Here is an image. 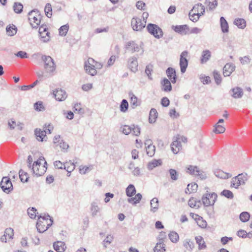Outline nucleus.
Masks as SVG:
<instances>
[{"instance_id": "obj_1", "label": "nucleus", "mask_w": 252, "mask_h": 252, "mask_svg": "<svg viewBox=\"0 0 252 252\" xmlns=\"http://www.w3.org/2000/svg\"><path fill=\"white\" fill-rule=\"evenodd\" d=\"M42 60L44 62V68L47 73H53L56 69V64L54 60L49 56H42Z\"/></svg>"}, {"instance_id": "obj_2", "label": "nucleus", "mask_w": 252, "mask_h": 252, "mask_svg": "<svg viewBox=\"0 0 252 252\" xmlns=\"http://www.w3.org/2000/svg\"><path fill=\"white\" fill-rule=\"evenodd\" d=\"M248 179L249 176L247 173L239 174L232 179L230 186L237 189L240 185L245 184Z\"/></svg>"}, {"instance_id": "obj_3", "label": "nucleus", "mask_w": 252, "mask_h": 252, "mask_svg": "<svg viewBox=\"0 0 252 252\" xmlns=\"http://www.w3.org/2000/svg\"><path fill=\"white\" fill-rule=\"evenodd\" d=\"M43 159L44 160L43 157H40L38 160L34 162L32 167V170L33 174L36 175L37 177L41 176L43 175L46 171L47 167L45 165H41L40 160Z\"/></svg>"}, {"instance_id": "obj_4", "label": "nucleus", "mask_w": 252, "mask_h": 252, "mask_svg": "<svg viewBox=\"0 0 252 252\" xmlns=\"http://www.w3.org/2000/svg\"><path fill=\"white\" fill-rule=\"evenodd\" d=\"M29 20L31 25L33 28H36L39 25L41 20V15L37 10H33L29 13Z\"/></svg>"}, {"instance_id": "obj_5", "label": "nucleus", "mask_w": 252, "mask_h": 252, "mask_svg": "<svg viewBox=\"0 0 252 252\" xmlns=\"http://www.w3.org/2000/svg\"><path fill=\"white\" fill-rule=\"evenodd\" d=\"M217 194L214 192L206 193L202 197V202L205 207L213 206L217 200Z\"/></svg>"}, {"instance_id": "obj_6", "label": "nucleus", "mask_w": 252, "mask_h": 252, "mask_svg": "<svg viewBox=\"0 0 252 252\" xmlns=\"http://www.w3.org/2000/svg\"><path fill=\"white\" fill-rule=\"evenodd\" d=\"M147 29L149 33L157 38L159 39L163 36L161 29L156 24H149L147 26Z\"/></svg>"}, {"instance_id": "obj_7", "label": "nucleus", "mask_w": 252, "mask_h": 252, "mask_svg": "<svg viewBox=\"0 0 252 252\" xmlns=\"http://www.w3.org/2000/svg\"><path fill=\"white\" fill-rule=\"evenodd\" d=\"M187 173L199 177L201 179H205L206 178V174L196 166L189 165L187 168Z\"/></svg>"}, {"instance_id": "obj_8", "label": "nucleus", "mask_w": 252, "mask_h": 252, "mask_svg": "<svg viewBox=\"0 0 252 252\" xmlns=\"http://www.w3.org/2000/svg\"><path fill=\"white\" fill-rule=\"evenodd\" d=\"M0 187L2 190L6 193H9L13 189V186L10 179L7 177L2 178L0 182Z\"/></svg>"}, {"instance_id": "obj_9", "label": "nucleus", "mask_w": 252, "mask_h": 252, "mask_svg": "<svg viewBox=\"0 0 252 252\" xmlns=\"http://www.w3.org/2000/svg\"><path fill=\"white\" fill-rule=\"evenodd\" d=\"M131 26L134 31H141L145 27V21L142 22V20L138 18L133 17L131 21Z\"/></svg>"}, {"instance_id": "obj_10", "label": "nucleus", "mask_w": 252, "mask_h": 252, "mask_svg": "<svg viewBox=\"0 0 252 252\" xmlns=\"http://www.w3.org/2000/svg\"><path fill=\"white\" fill-rule=\"evenodd\" d=\"M188 55V52L187 51H184L180 55V66L181 68V71L182 73L185 72L188 65V61L186 58Z\"/></svg>"}, {"instance_id": "obj_11", "label": "nucleus", "mask_w": 252, "mask_h": 252, "mask_svg": "<svg viewBox=\"0 0 252 252\" xmlns=\"http://www.w3.org/2000/svg\"><path fill=\"white\" fill-rule=\"evenodd\" d=\"M49 221L50 223H48L41 220H38L36 225L37 231L40 233L45 231L53 223V219L50 218Z\"/></svg>"}, {"instance_id": "obj_12", "label": "nucleus", "mask_w": 252, "mask_h": 252, "mask_svg": "<svg viewBox=\"0 0 252 252\" xmlns=\"http://www.w3.org/2000/svg\"><path fill=\"white\" fill-rule=\"evenodd\" d=\"M53 95L57 100L63 101L67 97L66 92L61 89H57L53 92Z\"/></svg>"}, {"instance_id": "obj_13", "label": "nucleus", "mask_w": 252, "mask_h": 252, "mask_svg": "<svg viewBox=\"0 0 252 252\" xmlns=\"http://www.w3.org/2000/svg\"><path fill=\"white\" fill-rule=\"evenodd\" d=\"M91 216L93 217L101 216V209L95 202H93L90 206Z\"/></svg>"}, {"instance_id": "obj_14", "label": "nucleus", "mask_w": 252, "mask_h": 252, "mask_svg": "<svg viewBox=\"0 0 252 252\" xmlns=\"http://www.w3.org/2000/svg\"><path fill=\"white\" fill-rule=\"evenodd\" d=\"M180 137L178 135L171 144V148L174 154H177L181 149Z\"/></svg>"}, {"instance_id": "obj_15", "label": "nucleus", "mask_w": 252, "mask_h": 252, "mask_svg": "<svg viewBox=\"0 0 252 252\" xmlns=\"http://www.w3.org/2000/svg\"><path fill=\"white\" fill-rule=\"evenodd\" d=\"M138 62L137 58L132 57L128 61V67L133 72H136L138 70Z\"/></svg>"}, {"instance_id": "obj_16", "label": "nucleus", "mask_w": 252, "mask_h": 252, "mask_svg": "<svg viewBox=\"0 0 252 252\" xmlns=\"http://www.w3.org/2000/svg\"><path fill=\"white\" fill-rule=\"evenodd\" d=\"M231 95L234 98H241L243 95V91L242 88L236 87L231 89L230 91Z\"/></svg>"}, {"instance_id": "obj_17", "label": "nucleus", "mask_w": 252, "mask_h": 252, "mask_svg": "<svg viewBox=\"0 0 252 252\" xmlns=\"http://www.w3.org/2000/svg\"><path fill=\"white\" fill-rule=\"evenodd\" d=\"M235 68L233 63H226L223 68V74L224 76H229Z\"/></svg>"}, {"instance_id": "obj_18", "label": "nucleus", "mask_w": 252, "mask_h": 252, "mask_svg": "<svg viewBox=\"0 0 252 252\" xmlns=\"http://www.w3.org/2000/svg\"><path fill=\"white\" fill-rule=\"evenodd\" d=\"M145 144L148 145L146 148L147 154L150 157L154 156L155 152V147L152 144V141L150 139H147L145 141Z\"/></svg>"}, {"instance_id": "obj_19", "label": "nucleus", "mask_w": 252, "mask_h": 252, "mask_svg": "<svg viewBox=\"0 0 252 252\" xmlns=\"http://www.w3.org/2000/svg\"><path fill=\"white\" fill-rule=\"evenodd\" d=\"M173 29L176 32L182 35L187 34L189 31V27L187 25L176 26L173 27Z\"/></svg>"}, {"instance_id": "obj_20", "label": "nucleus", "mask_w": 252, "mask_h": 252, "mask_svg": "<svg viewBox=\"0 0 252 252\" xmlns=\"http://www.w3.org/2000/svg\"><path fill=\"white\" fill-rule=\"evenodd\" d=\"M166 74L172 83H175L177 81V76L175 70L172 67H168L166 70Z\"/></svg>"}, {"instance_id": "obj_21", "label": "nucleus", "mask_w": 252, "mask_h": 252, "mask_svg": "<svg viewBox=\"0 0 252 252\" xmlns=\"http://www.w3.org/2000/svg\"><path fill=\"white\" fill-rule=\"evenodd\" d=\"M126 48L130 50L132 53L139 52L140 49V46L133 41L128 42L126 44Z\"/></svg>"}, {"instance_id": "obj_22", "label": "nucleus", "mask_w": 252, "mask_h": 252, "mask_svg": "<svg viewBox=\"0 0 252 252\" xmlns=\"http://www.w3.org/2000/svg\"><path fill=\"white\" fill-rule=\"evenodd\" d=\"M128 96L130 98V103L131 107L134 109L140 105V103L137 101V97L131 92L128 93Z\"/></svg>"}, {"instance_id": "obj_23", "label": "nucleus", "mask_w": 252, "mask_h": 252, "mask_svg": "<svg viewBox=\"0 0 252 252\" xmlns=\"http://www.w3.org/2000/svg\"><path fill=\"white\" fill-rule=\"evenodd\" d=\"M162 86V90L164 92H170L172 90L170 82L167 78H164L161 82Z\"/></svg>"}, {"instance_id": "obj_24", "label": "nucleus", "mask_w": 252, "mask_h": 252, "mask_svg": "<svg viewBox=\"0 0 252 252\" xmlns=\"http://www.w3.org/2000/svg\"><path fill=\"white\" fill-rule=\"evenodd\" d=\"M55 250L57 252H63L66 248L65 244L61 241H58L53 245Z\"/></svg>"}, {"instance_id": "obj_25", "label": "nucleus", "mask_w": 252, "mask_h": 252, "mask_svg": "<svg viewBox=\"0 0 252 252\" xmlns=\"http://www.w3.org/2000/svg\"><path fill=\"white\" fill-rule=\"evenodd\" d=\"M34 133L36 136V139L39 141H43L44 139L46 136L45 131H43L40 128H36L34 130Z\"/></svg>"}, {"instance_id": "obj_26", "label": "nucleus", "mask_w": 252, "mask_h": 252, "mask_svg": "<svg viewBox=\"0 0 252 252\" xmlns=\"http://www.w3.org/2000/svg\"><path fill=\"white\" fill-rule=\"evenodd\" d=\"M158 118V112L156 109L152 108L151 109L149 113V122L150 124H153L156 121Z\"/></svg>"}, {"instance_id": "obj_27", "label": "nucleus", "mask_w": 252, "mask_h": 252, "mask_svg": "<svg viewBox=\"0 0 252 252\" xmlns=\"http://www.w3.org/2000/svg\"><path fill=\"white\" fill-rule=\"evenodd\" d=\"M191 11L196 12V14H198L201 16L205 12V7L201 3H198L193 6Z\"/></svg>"}, {"instance_id": "obj_28", "label": "nucleus", "mask_w": 252, "mask_h": 252, "mask_svg": "<svg viewBox=\"0 0 252 252\" xmlns=\"http://www.w3.org/2000/svg\"><path fill=\"white\" fill-rule=\"evenodd\" d=\"M84 67L86 72L91 75L94 76L96 74L97 71L94 65H89L87 63H85Z\"/></svg>"}, {"instance_id": "obj_29", "label": "nucleus", "mask_w": 252, "mask_h": 252, "mask_svg": "<svg viewBox=\"0 0 252 252\" xmlns=\"http://www.w3.org/2000/svg\"><path fill=\"white\" fill-rule=\"evenodd\" d=\"M215 174L216 177L220 179H228L232 176L231 174L225 173L220 170H216L215 172Z\"/></svg>"}, {"instance_id": "obj_30", "label": "nucleus", "mask_w": 252, "mask_h": 252, "mask_svg": "<svg viewBox=\"0 0 252 252\" xmlns=\"http://www.w3.org/2000/svg\"><path fill=\"white\" fill-rule=\"evenodd\" d=\"M211 57V52L208 50H204L202 53L201 58V63H206Z\"/></svg>"}, {"instance_id": "obj_31", "label": "nucleus", "mask_w": 252, "mask_h": 252, "mask_svg": "<svg viewBox=\"0 0 252 252\" xmlns=\"http://www.w3.org/2000/svg\"><path fill=\"white\" fill-rule=\"evenodd\" d=\"M233 23L240 29H243L246 27V21L242 18L235 19Z\"/></svg>"}, {"instance_id": "obj_32", "label": "nucleus", "mask_w": 252, "mask_h": 252, "mask_svg": "<svg viewBox=\"0 0 252 252\" xmlns=\"http://www.w3.org/2000/svg\"><path fill=\"white\" fill-rule=\"evenodd\" d=\"M220 23L222 32L224 33L228 32V24L223 17H220Z\"/></svg>"}, {"instance_id": "obj_33", "label": "nucleus", "mask_w": 252, "mask_h": 252, "mask_svg": "<svg viewBox=\"0 0 252 252\" xmlns=\"http://www.w3.org/2000/svg\"><path fill=\"white\" fill-rule=\"evenodd\" d=\"M151 211L156 212L158 208V200L157 198H153L150 202Z\"/></svg>"}, {"instance_id": "obj_34", "label": "nucleus", "mask_w": 252, "mask_h": 252, "mask_svg": "<svg viewBox=\"0 0 252 252\" xmlns=\"http://www.w3.org/2000/svg\"><path fill=\"white\" fill-rule=\"evenodd\" d=\"M7 34L9 36H13L17 32V28L14 25H9L6 28Z\"/></svg>"}, {"instance_id": "obj_35", "label": "nucleus", "mask_w": 252, "mask_h": 252, "mask_svg": "<svg viewBox=\"0 0 252 252\" xmlns=\"http://www.w3.org/2000/svg\"><path fill=\"white\" fill-rule=\"evenodd\" d=\"M196 243L198 245V249L199 250L205 249L206 247L205 241L201 236H198L195 237Z\"/></svg>"}, {"instance_id": "obj_36", "label": "nucleus", "mask_w": 252, "mask_h": 252, "mask_svg": "<svg viewBox=\"0 0 252 252\" xmlns=\"http://www.w3.org/2000/svg\"><path fill=\"white\" fill-rule=\"evenodd\" d=\"M213 131L217 134H220L224 132L225 128L221 125L217 123L214 126Z\"/></svg>"}, {"instance_id": "obj_37", "label": "nucleus", "mask_w": 252, "mask_h": 252, "mask_svg": "<svg viewBox=\"0 0 252 252\" xmlns=\"http://www.w3.org/2000/svg\"><path fill=\"white\" fill-rule=\"evenodd\" d=\"M188 204L191 208L195 207L199 208L201 205V202L200 200H197L194 198H191L189 200Z\"/></svg>"}, {"instance_id": "obj_38", "label": "nucleus", "mask_w": 252, "mask_h": 252, "mask_svg": "<svg viewBox=\"0 0 252 252\" xmlns=\"http://www.w3.org/2000/svg\"><path fill=\"white\" fill-rule=\"evenodd\" d=\"M195 219L196 220L197 224L202 228H205L207 226V222L203 219V218L198 215H195Z\"/></svg>"}, {"instance_id": "obj_39", "label": "nucleus", "mask_w": 252, "mask_h": 252, "mask_svg": "<svg viewBox=\"0 0 252 252\" xmlns=\"http://www.w3.org/2000/svg\"><path fill=\"white\" fill-rule=\"evenodd\" d=\"M40 40L43 42H47L50 40V32L47 31L39 34Z\"/></svg>"}, {"instance_id": "obj_40", "label": "nucleus", "mask_w": 252, "mask_h": 252, "mask_svg": "<svg viewBox=\"0 0 252 252\" xmlns=\"http://www.w3.org/2000/svg\"><path fill=\"white\" fill-rule=\"evenodd\" d=\"M136 193V189L133 185H129L126 189V194L128 197H131Z\"/></svg>"}, {"instance_id": "obj_41", "label": "nucleus", "mask_w": 252, "mask_h": 252, "mask_svg": "<svg viewBox=\"0 0 252 252\" xmlns=\"http://www.w3.org/2000/svg\"><path fill=\"white\" fill-rule=\"evenodd\" d=\"M142 198V195L138 193L136 194L134 197L129 198L127 199V201L130 203L136 204L139 202Z\"/></svg>"}, {"instance_id": "obj_42", "label": "nucleus", "mask_w": 252, "mask_h": 252, "mask_svg": "<svg viewBox=\"0 0 252 252\" xmlns=\"http://www.w3.org/2000/svg\"><path fill=\"white\" fill-rule=\"evenodd\" d=\"M205 3L210 10H213L218 5L217 0H206Z\"/></svg>"}, {"instance_id": "obj_43", "label": "nucleus", "mask_w": 252, "mask_h": 252, "mask_svg": "<svg viewBox=\"0 0 252 252\" xmlns=\"http://www.w3.org/2000/svg\"><path fill=\"white\" fill-rule=\"evenodd\" d=\"M165 245L162 242L158 243L154 248V252H165Z\"/></svg>"}, {"instance_id": "obj_44", "label": "nucleus", "mask_w": 252, "mask_h": 252, "mask_svg": "<svg viewBox=\"0 0 252 252\" xmlns=\"http://www.w3.org/2000/svg\"><path fill=\"white\" fill-rule=\"evenodd\" d=\"M75 165L73 163L66 162L63 164V169H64L68 173H70L75 169Z\"/></svg>"}, {"instance_id": "obj_45", "label": "nucleus", "mask_w": 252, "mask_h": 252, "mask_svg": "<svg viewBox=\"0 0 252 252\" xmlns=\"http://www.w3.org/2000/svg\"><path fill=\"white\" fill-rule=\"evenodd\" d=\"M168 172L170 177L172 181H177L179 177V173L175 169H170L168 170Z\"/></svg>"}, {"instance_id": "obj_46", "label": "nucleus", "mask_w": 252, "mask_h": 252, "mask_svg": "<svg viewBox=\"0 0 252 252\" xmlns=\"http://www.w3.org/2000/svg\"><path fill=\"white\" fill-rule=\"evenodd\" d=\"M128 108V103L126 99H123L120 104V108L122 112L125 113Z\"/></svg>"}, {"instance_id": "obj_47", "label": "nucleus", "mask_w": 252, "mask_h": 252, "mask_svg": "<svg viewBox=\"0 0 252 252\" xmlns=\"http://www.w3.org/2000/svg\"><path fill=\"white\" fill-rule=\"evenodd\" d=\"M19 174L21 182L23 183L28 182L29 177L27 173L21 169L19 172Z\"/></svg>"}, {"instance_id": "obj_48", "label": "nucleus", "mask_w": 252, "mask_h": 252, "mask_svg": "<svg viewBox=\"0 0 252 252\" xmlns=\"http://www.w3.org/2000/svg\"><path fill=\"white\" fill-rule=\"evenodd\" d=\"M160 160H153L148 164V168L149 170H152L154 168L161 164Z\"/></svg>"}, {"instance_id": "obj_49", "label": "nucleus", "mask_w": 252, "mask_h": 252, "mask_svg": "<svg viewBox=\"0 0 252 252\" xmlns=\"http://www.w3.org/2000/svg\"><path fill=\"white\" fill-rule=\"evenodd\" d=\"M69 29V26L66 24L61 26L59 29V34L61 36L66 35Z\"/></svg>"}, {"instance_id": "obj_50", "label": "nucleus", "mask_w": 252, "mask_h": 252, "mask_svg": "<svg viewBox=\"0 0 252 252\" xmlns=\"http://www.w3.org/2000/svg\"><path fill=\"white\" fill-rule=\"evenodd\" d=\"M23 6L20 2H15L13 5V10L16 13H21L23 11Z\"/></svg>"}, {"instance_id": "obj_51", "label": "nucleus", "mask_w": 252, "mask_h": 252, "mask_svg": "<svg viewBox=\"0 0 252 252\" xmlns=\"http://www.w3.org/2000/svg\"><path fill=\"white\" fill-rule=\"evenodd\" d=\"M44 11L46 15L48 17L50 18L52 15V9L50 3H48L46 4Z\"/></svg>"}, {"instance_id": "obj_52", "label": "nucleus", "mask_w": 252, "mask_h": 252, "mask_svg": "<svg viewBox=\"0 0 252 252\" xmlns=\"http://www.w3.org/2000/svg\"><path fill=\"white\" fill-rule=\"evenodd\" d=\"M168 236L170 240L174 243L177 242L179 239L178 233L174 231L171 232Z\"/></svg>"}, {"instance_id": "obj_53", "label": "nucleus", "mask_w": 252, "mask_h": 252, "mask_svg": "<svg viewBox=\"0 0 252 252\" xmlns=\"http://www.w3.org/2000/svg\"><path fill=\"white\" fill-rule=\"evenodd\" d=\"M250 214L247 212H243L240 215V219L242 222H246L250 219Z\"/></svg>"}, {"instance_id": "obj_54", "label": "nucleus", "mask_w": 252, "mask_h": 252, "mask_svg": "<svg viewBox=\"0 0 252 252\" xmlns=\"http://www.w3.org/2000/svg\"><path fill=\"white\" fill-rule=\"evenodd\" d=\"M34 109L37 111L45 110V107L41 101H38L34 104Z\"/></svg>"}, {"instance_id": "obj_55", "label": "nucleus", "mask_w": 252, "mask_h": 252, "mask_svg": "<svg viewBox=\"0 0 252 252\" xmlns=\"http://www.w3.org/2000/svg\"><path fill=\"white\" fill-rule=\"evenodd\" d=\"M213 76L215 82L217 85H220L221 82V77L220 74L217 71L213 72Z\"/></svg>"}, {"instance_id": "obj_56", "label": "nucleus", "mask_w": 252, "mask_h": 252, "mask_svg": "<svg viewBox=\"0 0 252 252\" xmlns=\"http://www.w3.org/2000/svg\"><path fill=\"white\" fill-rule=\"evenodd\" d=\"M28 214L31 219H35L36 216V209L32 207L28 209Z\"/></svg>"}, {"instance_id": "obj_57", "label": "nucleus", "mask_w": 252, "mask_h": 252, "mask_svg": "<svg viewBox=\"0 0 252 252\" xmlns=\"http://www.w3.org/2000/svg\"><path fill=\"white\" fill-rule=\"evenodd\" d=\"M53 130V126L50 124H45L43 128V131H45L46 134H51Z\"/></svg>"}, {"instance_id": "obj_58", "label": "nucleus", "mask_w": 252, "mask_h": 252, "mask_svg": "<svg viewBox=\"0 0 252 252\" xmlns=\"http://www.w3.org/2000/svg\"><path fill=\"white\" fill-rule=\"evenodd\" d=\"M132 130L131 133L132 135L138 136L140 134V128L137 126L131 125Z\"/></svg>"}, {"instance_id": "obj_59", "label": "nucleus", "mask_w": 252, "mask_h": 252, "mask_svg": "<svg viewBox=\"0 0 252 252\" xmlns=\"http://www.w3.org/2000/svg\"><path fill=\"white\" fill-rule=\"evenodd\" d=\"M221 195L224 196L228 199H232L234 197L232 192L226 189L223 190L221 192Z\"/></svg>"}, {"instance_id": "obj_60", "label": "nucleus", "mask_w": 252, "mask_h": 252, "mask_svg": "<svg viewBox=\"0 0 252 252\" xmlns=\"http://www.w3.org/2000/svg\"><path fill=\"white\" fill-rule=\"evenodd\" d=\"M4 235L8 237L9 239H12L14 235L13 229L11 228H6L4 232Z\"/></svg>"}, {"instance_id": "obj_61", "label": "nucleus", "mask_w": 252, "mask_h": 252, "mask_svg": "<svg viewBox=\"0 0 252 252\" xmlns=\"http://www.w3.org/2000/svg\"><path fill=\"white\" fill-rule=\"evenodd\" d=\"M113 240V236L111 235H108L107 236L106 238L103 241V244L104 247L106 248L107 247V244H110Z\"/></svg>"}, {"instance_id": "obj_62", "label": "nucleus", "mask_w": 252, "mask_h": 252, "mask_svg": "<svg viewBox=\"0 0 252 252\" xmlns=\"http://www.w3.org/2000/svg\"><path fill=\"white\" fill-rule=\"evenodd\" d=\"M184 246L186 248V249L191 251L193 248V243L189 240H187L184 242Z\"/></svg>"}, {"instance_id": "obj_63", "label": "nucleus", "mask_w": 252, "mask_h": 252, "mask_svg": "<svg viewBox=\"0 0 252 252\" xmlns=\"http://www.w3.org/2000/svg\"><path fill=\"white\" fill-rule=\"evenodd\" d=\"M132 127V126H127V125L124 126L122 129L123 133L126 135L129 134L131 132Z\"/></svg>"}, {"instance_id": "obj_64", "label": "nucleus", "mask_w": 252, "mask_h": 252, "mask_svg": "<svg viewBox=\"0 0 252 252\" xmlns=\"http://www.w3.org/2000/svg\"><path fill=\"white\" fill-rule=\"evenodd\" d=\"M240 61L242 64H248L251 62V59L248 56L240 58Z\"/></svg>"}]
</instances>
